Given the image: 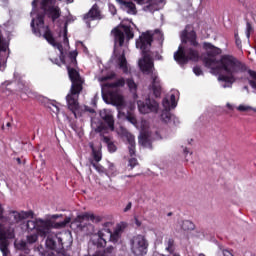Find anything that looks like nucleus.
<instances>
[{
    "mask_svg": "<svg viewBox=\"0 0 256 256\" xmlns=\"http://www.w3.org/2000/svg\"><path fill=\"white\" fill-rule=\"evenodd\" d=\"M204 49L207 51V57L204 58V65L212 70V73H225L218 76L223 89H231L235 81L243 79V73L247 71V65L233 55H222L217 59V55H221V49L215 47L209 42L203 43Z\"/></svg>",
    "mask_w": 256,
    "mask_h": 256,
    "instance_id": "obj_1",
    "label": "nucleus"
},
{
    "mask_svg": "<svg viewBox=\"0 0 256 256\" xmlns=\"http://www.w3.org/2000/svg\"><path fill=\"white\" fill-rule=\"evenodd\" d=\"M32 7L31 17L36 15V19L32 18L30 24L32 32L36 37H44L46 41L52 45V47L58 49L60 55L63 56V44L55 41L51 29H49V26H45V13L52 19L53 23H55V21L61 17V9L59 6H52L51 0H33Z\"/></svg>",
    "mask_w": 256,
    "mask_h": 256,
    "instance_id": "obj_2",
    "label": "nucleus"
},
{
    "mask_svg": "<svg viewBox=\"0 0 256 256\" xmlns=\"http://www.w3.org/2000/svg\"><path fill=\"white\" fill-rule=\"evenodd\" d=\"M154 41H158L160 47H163V41L165 38L163 37V33L159 30H155L153 33L146 32L143 33L139 39L136 40L137 49H141L143 53V59L139 61V67L145 75H151V87L155 97H161V79H159V75L155 72V64L153 63V59L151 56L147 54V50L151 49V43Z\"/></svg>",
    "mask_w": 256,
    "mask_h": 256,
    "instance_id": "obj_3",
    "label": "nucleus"
},
{
    "mask_svg": "<svg viewBox=\"0 0 256 256\" xmlns=\"http://www.w3.org/2000/svg\"><path fill=\"white\" fill-rule=\"evenodd\" d=\"M77 51H71L68 54V57L65 60H61V63L66 65V69L68 71V77L71 81V88L69 93L66 96V103L68 105V109L75 113L77 109H79V95H81V91H83V83L85 80L77 71Z\"/></svg>",
    "mask_w": 256,
    "mask_h": 256,
    "instance_id": "obj_4",
    "label": "nucleus"
},
{
    "mask_svg": "<svg viewBox=\"0 0 256 256\" xmlns=\"http://www.w3.org/2000/svg\"><path fill=\"white\" fill-rule=\"evenodd\" d=\"M100 117L102 120L99 118L92 119L91 127L95 133L100 134L101 141L106 143L109 153H115L117 146L111 141V137L105 136V134L108 133V129L115 131V119L113 118V114L107 110H102L100 111Z\"/></svg>",
    "mask_w": 256,
    "mask_h": 256,
    "instance_id": "obj_5",
    "label": "nucleus"
},
{
    "mask_svg": "<svg viewBox=\"0 0 256 256\" xmlns=\"http://www.w3.org/2000/svg\"><path fill=\"white\" fill-rule=\"evenodd\" d=\"M71 218H66L62 222H56L53 223L49 220H43V219H33L28 220L25 223V227L28 231H36L39 233V235H49L51 233V227H54V229H63L67 223H70Z\"/></svg>",
    "mask_w": 256,
    "mask_h": 256,
    "instance_id": "obj_6",
    "label": "nucleus"
},
{
    "mask_svg": "<svg viewBox=\"0 0 256 256\" xmlns=\"http://www.w3.org/2000/svg\"><path fill=\"white\" fill-rule=\"evenodd\" d=\"M129 245L134 256H145L149 253V240L143 234H137L130 238Z\"/></svg>",
    "mask_w": 256,
    "mask_h": 256,
    "instance_id": "obj_7",
    "label": "nucleus"
},
{
    "mask_svg": "<svg viewBox=\"0 0 256 256\" xmlns=\"http://www.w3.org/2000/svg\"><path fill=\"white\" fill-rule=\"evenodd\" d=\"M111 104L117 107L118 109V119H126L132 125H137V118L133 116V114H129V112L125 113V99H123V95L115 92L109 94Z\"/></svg>",
    "mask_w": 256,
    "mask_h": 256,
    "instance_id": "obj_8",
    "label": "nucleus"
},
{
    "mask_svg": "<svg viewBox=\"0 0 256 256\" xmlns=\"http://www.w3.org/2000/svg\"><path fill=\"white\" fill-rule=\"evenodd\" d=\"M111 34L114 37V53L117 51V47H123L125 43V35L128 41L133 39V37H135L131 26H125V25H120L114 28L111 31Z\"/></svg>",
    "mask_w": 256,
    "mask_h": 256,
    "instance_id": "obj_9",
    "label": "nucleus"
},
{
    "mask_svg": "<svg viewBox=\"0 0 256 256\" xmlns=\"http://www.w3.org/2000/svg\"><path fill=\"white\" fill-rule=\"evenodd\" d=\"M7 239H15V229L0 224V251L3 256L9 255V240Z\"/></svg>",
    "mask_w": 256,
    "mask_h": 256,
    "instance_id": "obj_10",
    "label": "nucleus"
},
{
    "mask_svg": "<svg viewBox=\"0 0 256 256\" xmlns=\"http://www.w3.org/2000/svg\"><path fill=\"white\" fill-rule=\"evenodd\" d=\"M174 59L179 65H185L189 61H199V52L193 48L183 51V48L179 46L178 51L174 53Z\"/></svg>",
    "mask_w": 256,
    "mask_h": 256,
    "instance_id": "obj_11",
    "label": "nucleus"
},
{
    "mask_svg": "<svg viewBox=\"0 0 256 256\" xmlns=\"http://www.w3.org/2000/svg\"><path fill=\"white\" fill-rule=\"evenodd\" d=\"M29 217H33L32 211H17L10 210L8 215L4 218V221L9 225H19V223H23L25 219H29Z\"/></svg>",
    "mask_w": 256,
    "mask_h": 256,
    "instance_id": "obj_12",
    "label": "nucleus"
},
{
    "mask_svg": "<svg viewBox=\"0 0 256 256\" xmlns=\"http://www.w3.org/2000/svg\"><path fill=\"white\" fill-rule=\"evenodd\" d=\"M51 229H55V227L50 228V233L46 235H40L41 237H47L45 245L47 249H50L51 251H56L59 253L61 249H63V240L61 237L57 236V234L52 233Z\"/></svg>",
    "mask_w": 256,
    "mask_h": 256,
    "instance_id": "obj_13",
    "label": "nucleus"
},
{
    "mask_svg": "<svg viewBox=\"0 0 256 256\" xmlns=\"http://www.w3.org/2000/svg\"><path fill=\"white\" fill-rule=\"evenodd\" d=\"M138 5H144L143 11H149V13H155L165 7V0H133Z\"/></svg>",
    "mask_w": 256,
    "mask_h": 256,
    "instance_id": "obj_14",
    "label": "nucleus"
},
{
    "mask_svg": "<svg viewBox=\"0 0 256 256\" xmlns=\"http://www.w3.org/2000/svg\"><path fill=\"white\" fill-rule=\"evenodd\" d=\"M138 109L142 115L157 113L159 111V103L153 99H147L145 102L138 101Z\"/></svg>",
    "mask_w": 256,
    "mask_h": 256,
    "instance_id": "obj_15",
    "label": "nucleus"
},
{
    "mask_svg": "<svg viewBox=\"0 0 256 256\" xmlns=\"http://www.w3.org/2000/svg\"><path fill=\"white\" fill-rule=\"evenodd\" d=\"M125 83L127 84V87L131 93L137 92V84L135 83V80L131 78H128L126 81L125 78H120L115 82L107 83L106 86L110 87L111 89H115L117 87H125Z\"/></svg>",
    "mask_w": 256,
    "mask_h": 256,
    "instance_id": "obj_16",
    "label": "nucleus"
},
{
    "mask_svg": "<svg viewBox=\"0 0 256 256\" xmlns=\"http://www.w3.org/2000/svg\"><path fill=\"white\" fill-rule=\"evenodd\" d=\"M101 19H103V15H101V10L97 4H94L83 17V20L88 27H91V21H99Z\"/></svg>",
    "mask_w": 256,
    "mask_h": 256,
    "instance_id": "obj_17",
    "label": "nucleus"
},
{
    "mask_svg": "<svg viewBox=\"0 0 256 256\" xmlns=\"http://www.w3.org/2000/svg\"><path fill=\"white\" fill-rule=\"evenodd\" d=\"M71 21H73L72 19H67L64 22L63 28L60 29L58 37L61 41V43L63 44V51H67L69 49V38L67 37V27L69 25V23H71Z\"/></svg>",
    "mask_w": 256,
    "mask_h": 256,
    "instance_id": "obj_18",
    "label": "nucleus"
},
{
    "mask_svg": "<svg viewBox=\"0 0 256 256\" xmlns=\"http://www.w3.org/2000/svg\"><path fill=\"white\" fill-rule=\"evenodd\" d=\"M71 21H73L72 19H67L64 22L63 28L60 29L58 37L61 41V43L63 44V51H67L69 49V38L67 37V27L69 25V23H71Z\"/></svg>",
    "mask_w": 256,
    "mask_h": 256,
    "instance_id": "obj_19",
    "label": "nucleus"
},
{
    "mask_svg": "<svg viewBox=\"0 0 256 256\" xmlns=\"http://www.w3.org/2000/svg\"><path fill=\"white\" fill-rule=\"evenodd\" d=\"M121 137H124V139H126V141L128 142V150L130 153V156L133 157V155H135V136H133V134L129 133V131H127V129L125 128H121V133H120Z\"/></svg>",
    "mask_w": 256,
    "mask_h": 256,
    "instance_id": "obj_20",
    "label": "nucleus"
},
{
    "mask_svg": "<svg viewBox=\"0 0 256 256\" xmlns=\"http://www.w3.org/2000/svg\"><path fill=\"white\" fill-rule=\"evenodd\" d=\"M177 95H179V91L174 90L170 95V100L169 98H164L162 100V105L165 111H171V109H175V107H177Z\"/></svg>",
    "mask_w": 256,
    "mask_h": 256,
    "instance_id": "obj_21",
    "label": "nucleus"
},
{
    "mask_svg": "<svg viewBox=\"0 0 256 256\" xmlns=\"http://www.w3.org/2000/svg\"><path fill=\"white\" fill-rule=\"evenodd\" d=\"M119 5L122 6V9H124L125 12H127L129 15H137V7L135 6V3L131 1H124V0H116Z\"/></svg>",
    "mask_w": 256,
    "mask_h": 256,
    "instance_id": "obj_22",
    "label": "nucleus"
},
{
    "mask_svg": "<svg viewBox=\"0 0 256 256\" xmlns=\"http://www.w3.org/2000/svg\"><path fill=\"white\" fill-rule=\"evenodd\" d=\"M197 36L195 34V31L187 32V30H184L182 33V41L183 43H186L187 41H190V44L193 45V47H197L199 43H197Z\"/></svg>",
    "mask_w": 256,
    "mask_h": 256,
    "instance_id": "obj_23",
    "label": "nucleus"
},
{
    "mask_svg": "<svg viewBox=\"0 0 256 256\" xmlns=\"http://www.w3.org/2000/svg\"><path fill=\"white\" fill-rule=\"evenodd\" d=\"M83 219L92 221V223H101V221H103V216L95 215L93 213H84L78 216L79 221H83Z\"/></svg>",
    "mask_w": 256,
    "mask_h": 256,
    "instance_id": "obj_24",
    "label": "nucleus"
},
{
    "mask_svg": "<svg viewBox=\"0 0 256 256\" xmlns=\"http://www.w3.org/2000/svg\"><path fill=\"white\" fill-rule=\"evenodd\" d=\"M109 225H111V222H105L103 224L104 228H102L101 230H99L96 233L97 237H100V238L104 239L105 241H107V239H108V241H109L110 236H111V229L108 228Z\"/></svg>",
    "mask_w": 256,
    "mask_h": 256,
    "instance_id": "obj_25",
    "label": "nucleus"
},
{
    "mask_svg": "<svg viewBox=\"0 0 256 256\" xmlns=\"http://www.w3.org/2000/svg\"><path fill=\"white\" fill-rule=\"evenodd\" d=\"M138 139H139V144L142 145V147L151 148V133L141 132Z\"/></svg>",
    "mask_w": 256,
    "mask_h": 256,
    "instance_id": "obj_26",
    "label": "nucleus"
},
{
    "mask_svg": "<svg viewBox=\"0 0 256 256\" xmlns=\"http://www.w3.org/2000/svg\"><path fill=\"white\" fill-rule=\"evenodd\" d=\"M121 233H123V227H121V225H117L114 232H111L110 230L109 241L111 243H118L119 239H121Z\"/></svg>",
    "mask_w": 256,
    "mask_h": 256,
    "instance_id": "obj_27",
    "label": "nucleus"
},
{
    "mask_svg": "<svg viewBox=\"0 0 256 256\" xmlns=\"http://www.w3.org/2000/svg\"><path fill=\"white\" fill-rule=\"evenodd\" d=\"M89 147L92 150V157H93L94 161H96V163H99V161H101V159H103V155L101 154V144H99L98 149H97V148H95V145L92 142H90Z\"/></svg>",
    "mask_w": 256,
    "mask_h": 256,
    "instance_id": "obj_28",
    "label": "nucleus"
},
{
    "mask_svg": "<svg viewBox=\"0 0 256 256\" xmlns=\"http://www.w3.org/2000/svg\"><path fill=\"white\" fill-rule=\"evenodd\" d=\"M118 65L122 69L123 73H129V68L127 67V58H125V52L118 57Z\"/></svg>",
    "mask_w": 256,
    "mask_h": 256,
    "instance_id": "obj_29",
    "label": "nucleus"
},
{
    "mask_svg": "<svg viewBox=\"0 0 256 256\" xmlns=\"http://www.w3.org/2000/svg\"><path fill=\"white\" fill-rule=\"evenodd\" d=\"M165 246L168 253H171L172 255L175 253V240L173 238L165 240Z\"/></svg>",
    "mask_w": 256,
    "mask_h": 256,
    "instance_id": "obj_30",
    "label": "nucleus"
},
{
    "mask_svg": "<svg viewBox=\"0 0 256 256\" xmlns=\"http://www.w3.org/2000/svg\"><path fill=\"white\" fill-rule=\"evenodd\" d=\"M169 111L170 110H165V112L162 113V119L165 123H170V121L175 119V116Z\"/></svg>",
    "mask_w": 256,
    "mask_h": 256,
    "instance_id": "obj_31",
    "label": "nucleus"
},
{
    "mask_svg": "<svg viewBox=\"0 0 256 256\" xmlns=\"http://www.w3.org/2000/svg\"><path fill=\"white\" fill-rule=\"evenodd\" d=\"M183 231H193L195 229V224L189 220H185L182 222Z\"/></svg>",
    "mask_w": 256,
    "mask_h": 256,
    "instance_id": "obj_32",
    "label": "nucleus"
},
{
    "mask_svg": "<svg viewBox=\"0 0 256 256\" xmlns=\"http://www.w3.org/2000/svg\"><path fill=\"white\" fill-rule=\"evenodd\" d=\"M93 244L98 247V249H101L103 247H106L107 241L101 237H98L97 239L93 240Z\"/></svg>",
    "mask_w": 256,
    "mask_h": 256,
    "instance_id": "obj_33",
    "label": "nucleus"
},
{
    "mask_svg": "<svg viewBox=\"0 0 256 256\" xmlns=\"http://www.w3.org/2000/svg\"><path fill=\"white\" fill-rule=\"evenodd\" d=\"M90 165H92V167H94V169L98 173H105V174H107V170L105 169V167L101 166L100 164L95 163L93 160L90 161Z\"/></svg>",
    "mask_w": 256,
    "mask_h": 256,
    "instance_id": "obj_34",
    "label": "nucleus"
},
{
    "mask_svg": "<svg viewBox=\"0 0 256 256\" xmlns=\"http://www.w3.org/2000/svg\"><path fill=\"white\" fill-rule=\"evenodd\" d=\"M102 256H115V247L108 246L104 249V251H101Z\"/></svg>",
    "mask_w": 256,
    "mask_h": 256,
    "instance_id": "obj_35",
    "label": "nucleus"
},
{
    "mask_svg": "<svg viewBox=\"0 0 256 256\" xmlns=\"http://www.w3.org/2000/svg\"><path fill=\"white\" fill-rule=\"evenodd\" d=\"M146 53L151 57L152 63H153V59H155L156 61H163V56H161L159 52H152L151 54H149V49H148Z\"/></svg>",
    "mask_w": 256,
    "mask_h": 256,
    "instance_id": "obj_36",
    "label": "nucleus"
},
{
    "mask_svg": "<svg viewBox=\"0 0 256 256\" xmlns=\"http://www.w3.org/2000/svg\"><path fill=\"white\" fill-rule=\"evenodd\" d=\"M234 38H235V44L239 49L243 48V44L241 42V38H239V32H235L234 34Z\"/></svg>",
    "mask_w": 256,
    "mask_h": 256,
    "instance_id": "obj_37",
    "label": "nucleus"
},
{
    "mask_svg": "<svg viewBox=\"0 0 256 256\" xmlns=\"http://www.w3.org/2000/svg\"><path fill=\"white\" fill-rule=\"evenodd\" d=\"M37 239H38L37 234H30L27 236V243H29L30 245L33 243H37Z\"/></svg>",
    "mask_w": 256,
    "mask_h": 256,
    "instance_id": "obj_38",
    "label": "nucleus"
},
{
    "mask_svg": "<svg viewBox=\"0 0 256 256\" xmlns=\"http://www.w3.org/2000/svg\"><path fill=\"white\" fill-rule=\"evenodd\" d=\"M137 165H139V162L137 161L136 158H131L128 161V167H130V169H135V167H137Z\"/></svg>",
    "mask_w": 256,
    "mask_h": 256,
    "instance_id": "obj_39",
    "label": "nucleus"
},
{
    "mask_svg": "<svg viewBox=\"0 0 256 256\" xmlns=\"http://www.w3.org/2000/svg\"><path fill=\"white\" fill-rule=\"evenodd\" d=\"M251 31H253V26H251V23L247 22L246 23V32H245L247 39H250Z\"/></svg>",
    "mask_w": 256,
    "mask_h": 256,
    "instance_id": "obj_40",
    "label": "nucleus"
},
{
    "mask_svg": "<svg viewBox=\"0 0 256 256\" xmlns=\"http://www.w3.org/2000/svg\"><path fill=\"white\" fill-rule=\"evenodd\" d=\"M193 73H195L197 77H199V75H203V70H201L199 66H196L193 68Z\"/></svg>",
    "mask_w": 256,
    "mask_h": 256,
    "instance_id": "obj_41",
    "label": "nucleus"
},
{
    "mask_svg": "<svg viewBox=\"0 0 256 256\" xmlns=\"http://www.w3.org/2000/svg\"><path fill=\"white\" fill-rule=\"evenodd\" d=\"M109 11H110L111 15H117V8H115V5L110 4Z\"/></svg>",
    "mask_w": 256,
    "mask_h": 256,
    "instance_id": "obj_42",
    "label": "nucleus"
},
{
    "mask_svg": "<svg viewBox=\"0 0 256 256\" xmlns=\"http://www.w3.org/2000/svg\"><path fill=\"white\" fill-rule=\"evenodd\" d=\"M51 111L55 113V115H59V106L52 104V107H50Z\"/></svg>",
    "mask_w": 256,
    "mask_h": 256,
    "instance_id": "obj_43",
    "label": "nucleus"
},
{
    "mask_svg": "<svg viewBox=\"0 0 256 256\" xmlns=\"http://www.w3.org/2000/svg\"><path fill=\"white\" fill-rule=\"evenodd\" d=\"M248 73H249L250 77H252V79H254L252 81H255V83H256V72L249 70Z\"/></svg>",
    "mask_w": 256,
    "mask_h": 256,
    "instance_id": "obj_44",
    "label": "nucleus"
},
{
    "mask_svg": "<svg viewBox=\"0 0 256 256\" xmlns=\"http://www.w3.org/2000/svg\"><path fill=\"white\" fill-rule=\"evenodd\" d=\"M131 207H133V204L129 202L124 208V213H127V211H131Z\"/></svg>",
    "mask_w": 256,
    "mask_h": 256,
    "instance_id": "obj_45",
    "label": "nucleus"
},
{
    "mask_svg": "<svg viewBox=\"0 0 256 256\" xmlns=\"http://www.w3.org/2000/svg\"><path fill=\"white\" fill-rule=\"evenodd\" d=\"M108 79H115V73H112L109 76L102 78V81H107Z\"/></svg>",
    "mask_w": 256,
    "mask_h": 256,
    "instance_id": "obj_46",
    "label": "nucleus"
},
{
    "mask_svg": "<svg viewBox=\"0 0 256 256\" xmlns=\"http://www.w3.org/2000/svg\"><path fill=\"white\" fill-rule=\"evenodd\" d=\"M3 211H4L3 206H1L0 204V221H3V219L5 220V217H3Z\"/></svg>",
    "mask_w": 256,
    "mask_h": 256,
    "instance_id": "obj_47",
    "label": "nucleus"
},
{
    "mask_svg": "<svg viewBox=\"0 0 256 256\" xmlns=\"http://www.w3.org/2000/svg\"><path fill=\"white\" fill-rule=\"evenodd\" d=\"M134 223H135L136 227H141V225H142L141 220H139L137 218L134 219Z\"/></svg>",
    "mask_w": 256,
    "mask_h": 256,
    "instance_id": "obj_48",
    "label": "nucleus"
},
{
    "mask_svg": "<svg viewBox=\"0 0 256 256\" xmlns=\"http://www.w3.org/2000/svg\"><path fill=\"white\" fill-rule=\"evenodd\" d=\"M249 85H250V87H252V89H255V90H256V82H255V81L250 80V81H249Z\"/></svg>",
    "mask_w": 256,
    "mask_h": 256,
    "instance_id": "obj_49",
    "label": "nucleus"
},
{
    "mask_svg": "<svg viewBox=\"0 0 256 256\" xmlns=\"http://www.w3.org/2000/svg\"><path fill=\"white\" fill-rule=\"evenodd\" d=\"M53 63H55V65H59V66H61V61L59 60V59H55L54 61H53Z\"/></svg>",
    "mask_w": 256,
    "mask_h": 256,
    "instance_id": "obj_50",
    "label": "nucleus"
},
{
    "mask_svg": "<svg viewBox=\"0 0 256 256\" xmlns=\"http://www.w3.org/2000/svg\"><path fill=\"white\" fill-rule=\"evenodd\" d=\"M226 106L228 107V109H230V111H233V105H231L230 103H227Z\"/></svg>",
    "mask_w": 256,
    "mask_h": 256,
    "instance_id": "obj_51",
    "label": "nucleus"
},
{
    "mask_svg": "<svg viewBox=\"0 0 256 256\" xmlns=\"http://www.w3.org/2000/svg\"><path fill=\"white\" fill-rule=\"evenodd\" d=\"M188 153H189V149L184 148V154H185V155H188Z\"/></svg>",
    "mask_w": 256,
    "mask_h": 256,
    "instance_id": "obj_52",
    "label": "nucleus"
},
{
    "mask_svg": "<svg viewBox=\"0 0 256 256\" xmlns=\"http://www.w3.org/2000/svg\"><path fill=\"white\" fill-rule=\"evenodd\" d=\"M244 89L249 93V86H244Z\"/></svg>",
    "mask_w": 256,
    "mask_h": 256,
    "instance_id": "obj_53",
    "label": "nucleus"
},
{
    "mask_svg": "<svg viewBox=\"0 0 256 256\" xmlns=\"http://www.w3.org/2000/svg\"><path fill=\"white\" fill-rule=\"evenodd\" d=\"M17 163H19V165H21V158H17Z\"/></svg>",
    "mask_w": 256,
    "mask_h": 256,
    "instance_id": "obj_54",
    "label": "nucleus"
},
{
    "mask_svg": "<svg viewBox=\"0 0 256 256\" xmlns=\"http://www.w3.org/2000/svg\"><path fill=\"white\" fill-rule=\"evenodd\" d=\"M113 167H114L113 164L109 165V169H111L112 171H113Z\"/></svg>",
    "mask_w": 256,
    "mask_h": 256,
    "instance_id": "obj_55",
    "label": "nucleus"
},
{
    "mask_svg": "<svg viewBox=\"0 0 256 256\" xmlns=\"http://www.w3.org/2000/svg\"><path fill=\"white\" fill-rule=\"evenodd\" d=\"M6 127H11V122H8V123L6 124Z\"/></svg>",
    "mask_w": 256,
    "mask_h": 256,
    "instance_id": "obj_56",
    "label": "nucleus"
},
{
    "mask_svg": "<svg viewBox=\"0 0 256 256\" xmlns=\"http://www.w3.org/2000/svg\"><path fill=\"white\" fill-rule=\"evenodd\" d=\"M192 141H193V139L188 140V145H191Z\"/></svg>",
    "mask_w": 256,
    "mask_h": 256,
    "instance_id": "obj_57",
    "label": "nucleus"
},
{
    "mask_svg": "<svg viewBox=\"0 0 256 256\" xmlns=\"http://www.w3.org/2000/svg\"><path fill=\"white\" fill-rule=\"evenodd\" d=\"M67 3H73V0H67Z\"/></svg>",
    "mask_w": 256,
    "mask_h": 256,
    "instance_id": "obj_58",
    "label": "nucleus"
},
{
    "mask_svg": "<svg viewBox=\"0 0 256 256\" xmlns=\"http://www.w3.org/2000/svg\"><path fill=\"white\" fill-rule=\"evenodd\" d=\"M57 217H59V215H54V216H53L54 219H57Z\"/></svg>",
    "mask_w": 256,
    "mask_h": 256,
    "instance_id": "obj_59",
    "label": "nucleus"
},
{
    "mask_svg": "<svg viewBox=\"0 0 256 256\" xmlns=\"http://www.w3.org/2000/svg\"><path fill=\"white\" fill-rule=\"evenodd\" d=\"M80 227H81V229H84V228H85V226H83L82 224H80Z\"/></svg>",
    "mask_w": 256,
    "mask_h": 256,
    "instance_id": "obj_60",
    "label": "nucleus"
},
{
    "mask_svg": "<svg viewBox=\"0 0 256 256\" xmlns=\"http://www.w3.org/2000/svg\"><path fill=\"white\" fill-rule=\"evenodd\" d=\"M137 176H139V174L134 175V177H137Z\"/></svg>",
    "mask_w": 256,
    "mask_h": 256,
    "instance_id": "obj_61",
    "label": "nucleus"
},
{
    "mask_svg": "<svg viewBox=\"0 0 256 256\" xmlns=\"http://www.w3.org/2000/svg\"><path fill=\"white\" fill-rule=\"evenodd\" d=\"M127 177H133V176H131V175H128Z\"/></svg>",
    "mask_w": 256,
    "mask_h": 256,
    "instance_id": "obj_62",
    "label": "nucleus"
},
{
    "mask_svg": "<svg viewBox=\"0 0 256 256\" xmlns=\"http://www.w3.org/2000/svg\"><path fill=\"white\" fill-rule=\"evenodd\" d=\"M169 216H171V213H168Z\"/></svg>",
    "mask_w": 256,
    "mask_h": 256,
    "instance_id": "obj_63",
    "label": "nucleus"
}]
</instances>
